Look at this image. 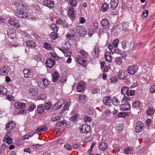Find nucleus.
<instances>
[{
  "label": "nucleus",
  "instance_id": "nucleus-11",
  "mask_svg": "<svg viewBox=\"0 0 155 155\" xmlns=\"http://www.w3.org/2000/svg\"><path fill=\"white\" fill-rule=\"evenodd\" d=\"M8 23L16 28H19L20 26V24L19 21L15 18H12L9 19Z\"/></svg>",
  "mask_w": 155,
  "mask_h": 155
},
{
  "label": "nucleus",
  "instance_id": "nucleus-10",
  "mask_svg": "<svg viewBox=\"0 0 155 155\" xmlns=\"http://www.w3.org/2000/svg\"><path fill=\"white\" fill-rule=\"evenodd\" d=\"M118 77L120 79L126 80L128 77V74L126 71L122 70L119 72Z\"/></svg>",
  "mask_w": 155,
  "mask_h": 155
},
{
  "label": "nucleus",
  "instance_id": "nucleus-27",
  "mask_svg": "<svg viewBox=\"0 0 155 155\" xmlns=\"http://www.w3.org/2000/svg\"><path fill=\"white\" fill-rule=\"evenodd\" d=\"M99 48L97 46L95 45L92 51V54L95 57H98L99 53Z\"/></svg>",
  "mask_w": 155,
  "mask_h": 155
},
{
  "label": "nucleus",
  "instance_id": "nucleus-15",
  "mask_svg": "<svg viewBox=\"0 0 155 155\" xmlns=\"http://www.w3.org/2000/svg\"><path fill=\"white\" fill-rule=\"evenodd\" d=\"M7 35L8 37L12 39L16 38V31L13 29H10L7 31Z\"/></svg>",
  "mask_w": 155,
  "mask_h": 155
},
{
  "label": "nucleus",
  "instance_id": "nucleus-29",
  "mask_svg": "<svg viewBox=\"0 0 155 155\" xmlns=\"http://www.w3.org/2000/svg\"><path fill=\"white\" fill-rule=\"evenodd\" d=\"M65 125V126H68L69 125L68 122L67 121L65 120H63L62 121H57L56 123V126H64Z\"/></svg>",
  "mask_w": 155,
  "mask_h": 155
},
{
  "label": "nucleus",
  "instance_id": "nucleus-26",
  "mask_svg": "<svg viewBox=\"0 0 155 155\" xmlns=\"http://www.w3.org/2000/svg\"><path fill=\"white\" fill-rule=\"evenodd\" d=\"M119 2L118 0H112L110 3V7L113 9H115L117 6Z\"/></svg>",
  "mask_w": 155,
  "mask_h": 155
},
{
  "label": "nucleus",
  "instance_id": "nucleus-56",
  "mask_svg": "<svg viewBox=\"0 0 155 155\" xmlns=\"http://www.w3.org/2000/svg\"><path fill=\"white\" fill-rule=\"evenodd\" d=\"M79 98L80 100L84 101H86L87 99L86 96L84 95L81 94L79 95Z\"/></svg>",
  "mask_w": 155,
  "mask_h": 155
},
{
  "label": "nucleus",
  "instance_id": "nucleus-50",
  "mask_svg": "<svg viewBox=\"0 0 155 155\" xmlns=\"http://www.w3.org/2000/svg\"><path fill=\"white\" fill-rule=\"evenodd\" d=\"M119 42V40L118 39L114 40L112 42V45L114 46V47L117 48L118 47Z\"/></svg>",
  "mask_w": 155,
  "mask_h": 155
},
{
  "label": "nucleus",
  "instance_id": "nucleus-1",
  "mask_svg": "<svg viewBox=\"0 0 155 155\" xmlns=\"http://www.w3.org/2000/svg\"><path fill=\"white\" fill-rule=\"evenodd\" d=\"M80 55L77 57V59L78 63L81 65H84L87 60L88 55L87 53L83 50H80Z\"/></svg>",
  "mask_w": 155,
  "mask_h": 155
},
{
  "label": "nucleus",
  "instance_id": "nucleus-12",
  "mask_svg": "<svg viewBox=\"0 0 155 155\" xmlns=\"http://www.w3.org/2000/svg\"><path fill=\"white\" fill-rule=\"evenodd\" d=\"M11 134V132L10 131L7 132L3 140V141L6 142L8 144H10L12 143V140L10 138Z\"/></svg>",
  "mask_w": 155,
  "mask_h": 155
},
{
  "label": "nucleus",
  "instance_id": "nucleus-38",
  "mask_svg": "<svg viewBox=\"0 0 155 155\" xmlns=\"http://www.w3.org/2000/svg\"><path fill=\"white\" fill-rule=\"evenodd\" d=\"M23 5L22 1H19L18 2H17L15 4L16 7H17V8H18V9H22Z\"/></svg>",
  "mask_w": 155,
  "mask_h": 155
},
{
  "label": "nucleus",
  "instance_id": "nucleus-60",
  "mask_svg": "<svg viewBox=\"0 0 155 155\" xmlns=\"http://www.w3.org/2000/svg\"><path fill=\"white\" fill-rule=\"evenodd\" d=\"M129 98L128 97H127L125 95H123V98L122 100V103H127V102L129 100Z\"/></svg>",
  "mask_w": 155,
  "mask_h": 155
},
{
  "label": "nucleus",
  "instance_id": "nucleus-34",
  "mask_svg": "<svg viewBox=\"0 0 155 155\" xmlns=\"http://www.w3.org/2000/svg\"><path fill=\"white\" fill-rule=\"evenodd\" d=\"M64 100H59L56 104L55 106L56 107H57V109H59L64 104Z\"/></svg>",
  "mask_w": 155,
  "mask_h": 155
},
{
  "label": "nucleus",
  "instance_id": "nucleus-14",
  "mask_svg": "<svg viewBox=\"0 0 155 155\" xmlns=\"http://www.w3.org/2000/svg\"><path fill=\"white\" fill-rule=\"evenodd\" d=\"M28 92L30 95L34 96L37 95L38 90L35 86H33L28 90Z\"/></svg>",
  "mask_w": 155,
  "mask_h": 155
},
{
  "label": "nucleus",
  "instance_id": "nucleus-49",
  "mask_svg": "<svg viewBox=\"0 0 155 155\" xmlns=\"http://www.w3.org/2000/svg\"><path fill=\"white\" fill-rule=\"evenodd\" d=\"M115 61L116 63L118 65L121 64L122 63V59L120 57H116L115 58Z\"/></svg>",
  "mask_w": 155,
  "mask_h": 155
},
{
  "label": "nucleus",
  "instance_id": "nucleus-28",
  "mask_svg": "<svg viewBox=\"0 0 155 155\" xmlns=\"http://www.w3.org/2000/svg\"><path fill=\"white\" fill-rule=\"evenodd\" d=\"M34 134L33 132L28 133L21 137L20 139L21 140H24L25 139H28L29 138L31 137Z\"/></svg>",
  "mask_w": 155,
  "mask_h": 155
},
{
  "label": "nucleus",
  "instance_id": "nucleus-19",
  "mask_svg": "<svg viewBox=\"0 0 155 155\" xmlns=\"http://www.w3.org/2000/svg\"><path fill=\"white\" fill-rule=\"evenodd\" d=\"M68 15L71 19H73L74 18L75 13L74 12V8H73L70 7L68 8Z\"/></svg>",
  "mask_w": 155,
  "mask_h": 155
},
{
  "label": "nucleus",
  "instance_id": "nucleus-41",
  "mask_svg": "<svg viewBox=\"0 0 155 155\" xmlns=\"http://www.w3.org/2000/svg\"><path fill=\"white\" fill-rule=\"evenodd\" d=\"M79 116V114H77L70 117L69 120L71 122L75 121L76 120L77 118Z\"/></svg>",
  "mask_w": 155,
  "mask_h": 155
},
{
  "label": "nucleus",
  "instance_id": "nucleus-7",
  "mask_svg": "<svg viewBox=\"0 0 155 155\" xmlns=\"http://www.w3.org/2000/svg\"><path fill=\"white\" fill-rule=\"evenodd\" d=\"M101 24L104 30L106 31L109 30L110 24L108 19L106 18L103 19L101 21Z\"/></svg>",
  "mask_w": 155,
  "mask_h": 155
},
{
  "label": "nucleus",
  "instance_id": "nucleus-33",
  "mask_svg": "<svg viewBox=\"0 0 155 155\" xmlns=\"http://www.w3.org/2000/svg\"><path fill=\"white\" fill-rule=\"evenodd\" d=\"M7 93L6 88L3 86H0V94L3 95H5Z\"/></svg>",
  "mask_w": 155,
  "mask_h": 155
},
{
  "label": "nucleus",
  "instance_id": "nucleus-62",
  "mask_svg": "<svg viewBox=\"0 0 155 155\" xmlns=\"http://www.w3.org/2000/svg\"><path fill=\"white\" fill-rule=\"evenodd\" d=\"M143 127H135V130L137 133L140 132L142 130Z\"/></svg>",
  "mask_w": 155,
  "mask_h": 155
},
{
  "label": "nucleus",
  "instance_id": "nucleus-8",
  "mask_svg": "<svg viewBox=\"0 0 155 155\" xmlns=\"http://www.w3.org/2000/svg\"><path fill=\"white\" fill-rule=\"evenodd\" d=\"M10 68L7 65L2 66L0 68V75L5 76L8 74Z\"/></svg>",
  "mask_w": 155,
  "mask_h": 155
},
{
  "label": "nucleus",
  "instance_id": "nucleus-23",
  "mask_svg": "<svg viewBox=\"0 0 155 155\" xmlns=\"http://www.w3.org/2000/svg\"><path fill=\"white\" fill-rule=\"evenodd\" d=\"M133 150L134 149L132 147L129 146L124 148V153L127 155L133 152Z\"/></svg>",
  "mask_w": 155,
  "mask_h": 155
},
{
  "label": "nucleus",
  "instance_id": "nucleus-57",
  "mask_svg": "<svg viewBox=\"0 0 155 155\" xmlns=\"http://www.w3.org/2000/svg\"><path fill=\"white\" fill-rule=\"evenodd\" d=\"M83 119L86 123L90 122L91 121V119L88 116H85L83 118Z\"/></svg>",
  "mask_w": 155,
  "mask_h": 155
},
{
  "label": "nucleus",
  "instance_id": "nucleus-25",
  "mask_svg": "<svg viewBox=\"0 0 155 155\" xmlns=\"http://www.w3.org/2000/svg\"><path fill=\"white\" fill-rule=\"evenodd\" d=\"M107 148V144L104 142H101L99 145V149L101 151H104Z\"/></svg>",
  "mask_w": 155,
  "mask_h": 155
},
{
  "label": "nucleus",
  "instance_id": "nucleus-6",
  "mask_svg": "<svg viewBox=\"0 0 155 155\" xmlns=\"http://www.w3.org/2000/svg\"><path fill=\"white\" fill-rule=\"evenodd\" d=\"M38 86L42 88H45L49 84L48 81L46 79H41L38 82Z\"/></svg>",
  "mask_w": 155,
  "mask_h": 155
},
{
  "label": "nucleus",
  "instance_id": "nucleus-45",
  "mask_svg": "<svg viewBox=\"0 0 155 155\" xmlns=\"http://www.w3.org/2000/svg\"><path fill=\"white\" fill-rule=\"evenodd\" d=\"M51 107V104L50 102H48L46 103L45 105V109L46 110L50 109Z\"/></svg>",
  "mask_w": 155,
  "mask_h": 155
},
{
  "label": "nucleus",
  "instance_id": "nucleus-30",
  "mask_svg": "<svg viewBox=\"0 0 155 155\" xmlns=\"http://www.w3.org/2000/svg\"><path fill=\"white\" fill-rule=\"evenodd\" d=\"M26 43L28 47L31 48H35L36 46L35 43L33 41H26Z\"/></svg>",
  "mask_w": 155,
  "mask_h": 155
},
{
  "label": "nucleus",
  "instance_id": "nucleus-43",
  "mask_svg": "<svg viewBox=\"0 0 155 155\" xmlns=\"http://www.w3.org/2000/svg\"><path fill=\"white\" fill-rule=\"evenodd\" d=\"M57 33L56 32H51L50 35V37L53 40H54L58 38Z\"/></svg>",
  "mask_w": 155,
  "mask_h": 155
},
{
  "label": "nucleus",
  "instance_id": "nucleus-21",
  "mask_svg": "<svg viewBox=\"0 0 155 155\" xmlns=\"http://www.w3.org/2000/svg\"><path fill=\"white\" fill-rule=\"evenodd\" d=\"M120 108L122 110H127L130 109V105L128 103H125L120 105Z\"/></svg>",
  "mask_w": 155,
  "mask_h": 155
},
{
  "label": "nucleus",
  "instance_id": "nucleus-48",
  "mask_svg": "<svg viewBox=\"0 0 155 155\" xmlns=\"http://www.w3.org/2000/svg\"><path fill=\"white\" fill-rule=\"evenodd\" d=\"M140 106V102L138 101H135L132 104V107L134 108H136Z\"/></svg>",
  "mask_w": 155,
  "mask_h": 155
},
{
  "label": "nucleus",
  "instance_id": "nucleus-58",
  "mask_svg": "<svg viewBox=\"0 0 155 155\" xmlns=\"http://www.w3.org/2000/svg\"><path fill=\"white\" fill-rule=\"evenodd\" d=\"M35 107L36 105L35 104H31L28 108V110L30 111H32L35 108Z\"/></svg>",
  "mask_w": 155,
  "mask_h": 155
},
{
  "label": "nucleus",
  "instance_id": "nucleus-39",
  "mask_svg": "<svg viewBox=\"0 0 155 155\" xmlns=\"http://www.w3.org/2000/svg\"><path fill=\"white\" fill-rule=\"evenodd\" d=\"M111 102L114 105H117L120 103L118 100L115 97H113L111 99Z\"/></svg>",
  "mask_w": 155,
  "mask_h": 155
},
{
  "label": "nucleus",
  "instance_id": "nucleus-17",
  "mask_svg": "<svg viewBox=\"0 0 155 155\" xmlns=\"http://www.w3.org/2000/svg\"><path fill=\"white\" fill-rule=\"evenodd\" d=\"M128 24L127 23H123L120 24L118 26V28L124 32L128 29Z\"/></svg>",
  "mask_w": 155,
  "mask_h": 155
},
{
  "label": "nucleus",
  "instance_id": "nucleus-59",
  "mask_svg": "<svg viewBox=\"0 0 155 155\" xmlns=\"http://www.w3.org/2000/svg\"><path fill=\"white\" fill-rule=\"evenodd\" d=\"M98 91V89L96 87H93L91 89V91L93 94L97 93Z\"/></svg>",
  "mask_w": 155,
  "mask_h": 155
},
{
  "label": "nucleus",
  "instance_id": "nucleus-40",
  "mask_svg": "<svg viewBox=\"0 0 155 155\" xmlns=\"http://www.w3.org/2000/svg\"><path fill=\"white\" fill-rule=\"evenodd\" d=\"M43 108V106L42 105L38 106L37 109V113L40 114L43 113L44 111Z\"/></svg>",
  "mask_w": 155,
  "mask_h": 155
},
{
  "label": "nucleus",
  "instance_id": "nucleus-4",
  "mask_svg": "<svg viewBox=\"0 0 155 155\" xmlns=\"http://www.w3.org/2000/svg\"><path fill=\"white\" fill-rule=\"evenodd\" d=\"M75 30L77 33L81 37H84L86 34L87 32L85 29L82 26H77Z\"/></svg>",
  "mask_w": 155,
  "mask_h": 155
},
{
  "label": "nucleus",
  "instance_id": "nucleus-47",
  "mask_svg": "<svg viewBox=\"0 0 155 155\" xmlns=\"http://www.w3.org/2000/svg\"><path fill=\"white\" fill-rule=\"evenodd\" d=\"M16 125V123L15 121L13 120H10L6 124V126H15Z\"/></svg>",
  "mask_w": 155,
  "mask_h": 155
},
{
  "label": "nucleus",
  "instance_id": "nucleus-5",
  "mask_svg": "<svg viewBox=\"0 0 155 155\" xmlns=\"http://www.w3.org/2000/svg\"><path fill=\"white\" fill-rule=\"evenodd\" d=\"M23 73L25 78H31L34 75V71L33 69L26 68L24 69Z\"/></svg>",
  "mask_w": 155,
  "mask_h": 155
},
{
  "label": "nucleus",
  "instance_id": "nucleus-20",
  "mask_svg": "<svg viewBox=\"0 0 155 155\" xmlns=\"http://www.w3.org/2000/svg\"><path fill=\"white\" fill-rule=\"evenodd\" d=\"M55 62L53 58H49L46 61V64L47 67L52 68L54 65Z\"/></svg>",
  "mask_w": 155,
  "mask_h": 155
},
{
  "label": "nucleus",
  "instance_id": "nucleus-22",
  "mask_svg": "<svg viewBox=\"0 0 155 155\" xmlns=\"http://www.w3.org/2000/svg\"><path fill=\"white\" fill-rule=\"evenodd\" d=\"M26 104L24 103L16 102L15 104V107L18 109H21L26 107Z\"/></svg>",
  "mask_w": 155,
  "mask_h": 155
},
{
  "label": "nucleus",
  "instance_id": "nucleus-54",
  "mask_svg": "<svg viewBox=\"0 0 155 155\" xmlns=\"http://www.w3.org/2000/svg\"><path fill=\"white\" fill-rule=\"evenodd\" d=\"M111 82L112 83H114L117 81V78L115 76L112 77L110 78Z\"/></svg>",
  "mask_w": 155,
  "mask_h": 155
},
{
  "label": "nucleus",
  "instance_id": "nucleus-16",
  "mask_svg": "<svg viewBox=\"0 0 155 155\" xmlns=\"http://www.w3.org/2000/svg\"><path fill=\"white\" fill-rule=\"evenodd\" d=\"M122 49L124 50H128L131 46V44L126 41H123L121 43Z\"/></svg>",
  "mask_w": 155,
  "mask_h": 155
},
{
  "label": "nucleus",
  "instance_id": "nucleus-42",
  "mask_svg": "<svg viewBox=\"0 0 155 155\" xmlns=\"http://www.w3.org/2000/svg\"><path fill=\"white\" fill-rule=\"evenodd\" d=\"M51 28L55 32H57L58 28L56 24H52L51 25Z\"/></svg>",
  "mask_w": 155,
  "mask_h": 155
},
{
  "label": "nucleus",
  "instance_id": "nucleus-51",
  "mask_svg": "<svg viewBox=\"0 0 155 155\" xmlns=\"http://www.w3.org/2000/svg\"><path fill=\"white\" fill-rule=\"evenodd\" d=\"M121 50L117 48H115L114 49L112 52L113 54L116 53L117 54H121Z\"/></svg>",
  "mask_w": 155,
  "mask_h": 155
},
{
  "label": "nucleus",
  "instance_id": "nucleus-35",
  "mask_svg": "<svg viewBox=\"0 0 155 155\" xmlns=\"http://www.w3.org/2000/svg\"><path fill=\"white\" fill-rule=\"evenodd\" d=\"M108 8V5L105 3L103 4L101 6V10L103 12H105L107 11Z\"/></svg>",
  "mask_w": 155,
  "mask_h": 155
},
{
  "label": "nucleus",
  "instance_id": "nucleus-32",
  "mask_svg": "<svg viewBox=\"0 0 155 155\" xmlns=\"http://www.w3.org/2000/svg\"><path fill=\"white\" fill-rule=\"evenodd\" d=\"M59 76V74L57 72H54L52 74V81L53 82H56L58 80Z\"/></svg>",
  "mask_w": 155,
  "mask_h": 155
},
{
  "label": "nucleus",
  "instance_id": "nucleus-53",
  "mask_svg": "<svg viewBox=\"0 0 155 155\" xmlns=\"http://www.w3.org/2000/svg\"><path fill=\"white\" fill-rule=\"evenodd\" d=\"M64 147L68 150H72V147L69 143H66L64 145Z\"/></svg>",
  "mask_w": 155,
  "mask_h": 155
},
{
  "label": "nucleus",
  "instance_id": "nucleus-31",
  "mask_svg": "<svg viewBox=\"0 0 155 155\" xmlns=\"http://www.w3.org/2000/svg\"><path fill=\"white\" fill-rule=\"evenodd\" d=\"M47 127H39L36 130V132L38 134L42 132H44L47 130Z\"/></svg>",
  "mask_w": 155,
  "mask_h": 155
},
{
  "label": "nucleus",
  "instance_id": "nucleus-9",
  "mask_svg": "<svg viewBox=\"0 0 155 155\" xmlns=\"http://www.w3.org/2000/svg\"><path fill=\"white\" fill-rule=\"evenodd\" d=\"M138 67L137 66L132 65L129 66L127 70L129 74L131 75H134L138 70Z\"/></svg>",
  "mask_w": 155,
  "mask_h": 155
},
{
  "label": "nucleus",
  "instance_id": "nucleus-2",
  "mask_svg": "<svg viewBox=\"0 0 155 155\" xmlns=\"http://www.w3.org/2000/svg\"><path fill=\"white\" fill-rule=\"evenodd\" d=\"M70 45L69 43L67 42L65 43L62 48H60L59 50L64 54L65 57H68L70 56L72 54L71 51L70 50Z\"/></svg>",
  "mask_w": 155,
  "mask_h": 155
},
{
  "label": "nucleus",
  "instance_id": "nucleus-36",
  "mask_svg": "<svg viewBox=\"0 0 155 155\" xmlns=\"http://www.w3.org/2000/svg\"><path fill=\"white\" fill-rule=\"evenodd\" d=\"M154 112V110L152 107H149L147 111V114L149 115H153Z\"/></svg>",
  "mask_w": 155,
  "mask_h": 155
},
{
  "label": "nucleus",
  "instance_id": "nucleus-46",
  "mask_svg": "<svg viewBox=\"0 0 155 155\" xmlns=\"http://www.w3.org/2000/svg\"><path fill=\"white\" fill-rule=\"evenodd\" d=\"M135 94V91L134 90H130L129 89L128 91L126 93V95L128 96H132L134 95Z\"/></svg>",
  "mask_w": 155,
  "mask_h": 155
},
{
  "label": "nucleus",
  "instance_id": "nucleus-3",
  "mask_svg": "<svg viewBox=\"0 0 155 155\" xmlns=\"http://www.w3.org/2000/svg\"><path fill=\"white\" fill-rule=\"evenodd\" d=\"M15 15L19 18H25L28 17V13L22 9L17 8L15 13Z\"/></svg>",
  "mask_w": 155,
  "mask_h": 155
},
{
  "label": "nucleus",
  "instance_id": "nucleus-61",
  "mask_svg": "<svg viewBox=\"0 0 155 155\" xmlns=\"http://www.w3.org/2000/svg\"><path fill=\"white\" fill-rule=\"evenodd\" d=\"M84 127V134L87 133L90 131L91 127Z\"/></svg>",
  "mask_w": 155,
  "mask_h": 155
},
{
  "label": "nucleus",
  "instance_id": "nucleus-37",
  "mask_svg": "<svg viewBox=\"0 0 155 155\" xmlns=\"http://www.w3.org/2000/svg\"><path fill=\"white\" fill-rule=\"evenodd\" d=\"M129 89L128 88L126 87H124L121 89V92L123 94L125 95V94L126 95V93L128 91Z\"/></svg>",
  "mask_w": 155,
  "mask_h": 155
},
{
  "label": "nucleus",
  "instance_id": "nucleus-44",
  "mask_svg": "<svg viewBox=\"0 0 155 155\" xmlns=\"http://www.w3.org/2000/svg\"><path fill=\"white\" fill-rule=\"evenodd\" d=\"M70 5L72 7L76 6L77 4L76 0H69Z\"/></svg>",
  "mask_w": 155,
  "mask_h": 155
},
{
  "label": "nucleus",
  "instance_id": "nucleus-52",
  "mask_svg": "<svg viewBox=\"0 0 155 155\" xmlns=\"http://www.w3.org/2000/svg\"><path fill=\"white\" fill-rule=\"evenodd\" d=\"M44 48L47 50H50L51 49V48L50 45L48 43H45L44 45Z\"/></svg>",
  "mask_w": 155,
  "mask_h": 155
},
{
  "label": "nucleus",
  "instance_id": "nucleus-13",
  "mask_svg": "<svg viewBox=\"0 0 155 155\" xmlns=\"http://www.w3.org/2000/svg\"><path fill=\"white\" fill-rule=\"evenodd\" d=\"M85 87L84 82L82 81L77 84L76 88L78 92H81L84 90Z\"/></svg>",
  "mask_w": 155,
  "mask_h": 155
},
{
  "label": "nucleus",
  "instance_id": "nucleus-24",
  "mask_svg": "<svg viewBox=\"0 0 155 155\" xmlns=\"http://www.w3.org/2000/svg\"><path fill=\"white\" fill-rule=\"evenodd\" d=\"M111 99L110 96H106L104 97L103 100V102L105 105L109 106L111 105Z\"/></svg>",
  "mask_w": 155,
  "mask_h": 155
},
{
  "label": "nucleus",
  "instance_id": "nucleus-64",
  "mask_svg": "<svg viewBox=\"0 0 155 155\" xmlns=\"http://www.w3.org/2000/svg\"><path fill=\"white\" fill-rule=\"evenodd\" d=\"M127 113H126L120 112L118 114V117H125L127 115Z\"/></svg>",
  "mask_w": 155,
  "mask_h": 155
},
{
  "label": "nucleus",
  "instance_id": "nucleus-63",
  "mask_svg": "<svg viewBox=\"0 0 155 155\" xmlns=\"http://www.w3.org/2000/svg\"><path fill=\"white\" fill-rule=\"evenodd\" d=\"M148 14V11L147 10H145L143 12L142 17L143 18H146L147 17Z\"/></svg>",
  "mask_w": 155,
  "mask_h": 155
},
{
  "label": "nucleus",
  "instance_id": "nucleus-55",
  "mask_svg": "<svg viewBox=\"0 0 155 155\" xmlns=\"http://www.w3.org/2000/svg\"><path fill=\"white\" fill-rule=\"evenodd\" d=\"M34 59L38 61H40L41 60V55L40 54H38L34 57Z\"/></svg>",
  "mask_w": 155,
  "mask_h": 155
},
{
  "label": "nucleus",
  "instance_id": "nucleus-18",
  "mask_svg": "<svg viewBox=\"0 0 155 155\" xmlns=\"http://www.w3.org/2000/svg\"><path fill=\"white\" fill-rule=\"evenodd\" d=\"M44 4L45 6L50 8H53L54 6V2L53 0H45Z\"/></svg>",
  "mask_w": 155,
  "mask_h": 155
}]
</instances>
